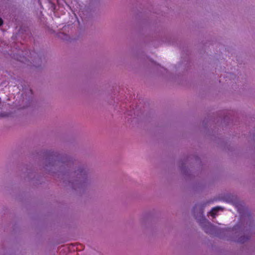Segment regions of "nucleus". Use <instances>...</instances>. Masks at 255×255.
<instances>
[{
    "mask_svg": "<svg viewBox=\"0 0 255 255\" xmlns=\"http://www.w3.org/2000/svg\"><path fill=\"white\" fill-rule=\"evenodd\" d=\"M204 231L208 234H211L214 229V226L206 219L202 218L200 223Z\"/></svg>",
    "mask_w": 255,
    "mask_h": 255,
    "instance_id": "nucleus-1",
    "label": "nucleus"
},
{
    "mask_svg": "<svg viewBox=\"0 0 255 255\" xmlns=\"http://www.w3.org/2000/svg\"><path fill=\"white\" fill-rule=\"evenodd\" d=\"M222 209V207H216L215 208H213L212 210L210 211V214L211 215L214 217L216 215V212H218L219 210Z\"/></svg>",
    "mask_w": 255,
    "mask_h": 255,
    "instance_id": "nucleus-2",
    "label": "nucleus"
},
{
    "mask_svg": "<svg viewBox=\"0 0 255 255\" xmlns=\"http://www.w3.org/2000/svg\"><path fill=\"white\" fill-rule=\"evenodd\" d=\"M3 23V21L1 18H0V26H1Z\"/></svg>",
    "mask_w": 255,
    "mask_h": 255,
    "instance_id": "nucleus-3",
    "label": "nucleus"
},
{
    "mask_svg": "<svg viewBox=\"0 0 255 255\" xmlns=\"http://www.w3.org/2000/svg\"><path fill=\"white\" fill-rule=\"evenodd\" d=\"M240 242H244V241H243V240H240Z\"/></svg>",
    "mask_w": 255,
    "mask_h": 255,
    "instance_id": "nucleus-4",
    "label": "nucleus"
},
{
    "mask_svg": "<svg viewBox=\"0 0 255 255\" xmlns=\"http://www.w3.org/2000/svg\"><path fill=\"white\" fill-rule=\"evenodd\" d=\"M82 172H83V171H82V170L80 171V173H82Z\"/></svg>",
    "mask_w": 255,
    "mask_h": 255,
    "instance_id": "nucleus-5",
    "label": "nucleus"
}]
</instances>
